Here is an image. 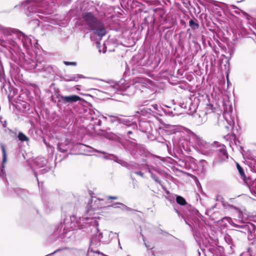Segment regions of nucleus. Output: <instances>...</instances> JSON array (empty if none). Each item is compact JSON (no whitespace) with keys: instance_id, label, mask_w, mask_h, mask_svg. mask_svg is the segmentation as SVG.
<instances>
[{"instance_id":"f257e3e1","label":"nucleus","mask_w":256,"mask_h":256,"mask_svg":"<svg viewBox=\"0 0 256 256\" xmlns=\"http://www.w3.org/2000/svg\"><path fill=\"white\" fill-rule=\"evenodd\" d=\"M70 2L71 0H26L22 6L26 16L32 18L30 23L37 27L40 25L38 18H46V16L52 12L56 5L66 6Z\"/></svg>"},{"instance_id":"f03ea898","label":"nucleus","mask_w":256,"mask_h":256,"mask_svg":"<svg viewBox=\"0 0 256 256\" xmlns=\"http://www.w3.org/2000/svg\"><path fill=\"white\" fill-rule=\"evenodd\" d=\"M83 222V224H85L86 225H88L90 227H92L90 230L94 232L91 240H90V248H89V250L92 252V246H96L100 245L101 239L102 238V232H99L98 226V222L93 218H84L80 219V222Z\"/></svg>"},{"instance_id":"7ed1b4c3","label":"nucleus","mask_w":256,"mask_h":256,"mask_svg":"<svg viewBox=\"0 0 256 256\" xmlns=\"http://www.w3.org/2000/svg\"><path fill=\"white\" fill-rule=\"evenodd\" d=\"M126 150L130 152L134 156L138 158V156H142L145 153V150L143 146L138 145L134 142H130L126 148Z\"/></svg>"},{"instance_id":"20e7f679","label":"nucleus","mask_w":256,"mask_h":256,"mask_svg":"<svg viewBox=\"0 0 256 256\" xmlns=\"http://www.w3.org/2000/svg\"><path fill=\"white\" fill-rule=\"evenodd\" d=\"M82 18L86 24L92 29V28H96L98 24L100 22L90 12H84L82 14Z\"/></svg>"},{"instance_id":"39448f33","label":"nucleus","mask_w":256,"mask_h":256,"mask_svg":"<svg viewBox=\"0 0 256 256\" xmlns=\"http://www.w3.org/2000/svg\"><path fill=\"white\" fill-rule=\"evenodd\" d=\"M34 162L35 166L38 168L45 167L44 168L39 170V172L41 174H44L50 170V168L46 166L48 163L47 160L44 158H38L35 159Z\"/></svg>"},{"instance_id":"423d86ee","label":"nucleus","mask_w":256,"mask_h":256,"mask_svg":"<svg viewBox=\"0 0 256 256\" xmlns=\"http://www.w3.org/2000/svg\"><path fill=\"white\" fill-rule=\"evenodd\" d=\"M195 142L198 148L204 154L206 152L207 150H209L211 147L214 148L199 137L195 138Z\"/></svg>"},{"instance_id":"0eeeda50","label":"nucleus","mask_w":256,"mask_h":256,"mask_svg":"<svg viewBox=\"0 0 256 256\" xmlns=\"http://www.w3.org/2000/svg\"><path fill=\"white\" fill-rule=\"evenodd\" d=\"M16 38L22 43L23 46L26 48H28L32 46V42L30 38L26 36L21 31L17 33Z\"/></svg>"},{"instance_id":"6e6552de","label":"nucleus","mask_w":256,"mask_h":256,"mask_svg":"<svg viewBox=\"0 0 256 256\" xmlns=\"http://www.w3.org/2000/svg\"><path fill=\"white\" fill-rule=\"evenodd\" d=\"M82 98L76 96V95H70L68 96H60L59 101L62 104H72L78 101L81 100Z\"/></svg>"},{"instance_id":"1a4fd4ad","label":"nucleus","mask_w":256,"mask_h":256,"mask_svg":"<svg viewBox=\"0 0 256 256\" xmlns=\"http://www.w3.org/2000/svg\"><path fill=\"white\" fill-rule=\"evenodd\" d=\"M91 30L94 31V34L99 37L100 40L106 34V30L103 24L100 22L98 24V26L96 28H92Z\"/></svg>"},{"instance_id":"9d476101","label":"nucleus","mask_w":256,"mask_h":256,"mask_svg":"<svg viewBox=\"0 0 256 256\" xmlns=\"http://www.w3.org/2000/svg\"><path fill=\"white\" fill-rule=\"evenodd\" d=\"M216 152L220 157V161L222 162L226 160L228 158V155L226 149V146L224 144H220L216 148Z\"/></svg>"},{"instance_id":"9b49d317","label":"nucleus","mask_w":256,"mask_h":256,"mask_svg":"<svg viewBox=\"0 0 256 256\" xmlns=\"http://www.w3.org/2000/svg\"><path fill=\"white\" fill-rule=\"evenodd\" d=\"M0 88L2 93L8 94L7 88H10V84L7 82L4 78V74L2 70H0Z\"/></svg>"},{"instance_id":"f8f14e48","label":"nucleus","mask_w":256,"mask_h":256,"mask_svg":"<svg viewBox=\"0 0 256 256\" xmlns=\"http://www.w3.org/2000/svg\"><path fill=\"white\" fill-rule=\"evenodd\" d=\"M223 116L228 124V125L225 126L226 128L229 130L232 128L234 124V117L232 116L230 113L228 112H224L223 114Z\"/></svg>"},{"instance_id":"ddd939ff","label":"nucleus","mask_w":256,"mask_h":256,"mask_svg":"<svg viewBox=\"0 0 256 256\" xmlns=\"http://www.w3.org/2000/svg\"><path fill=\"white\" fill-rule=\"evenodd\" d=\"M0 30L7 36H10L14 34L16 38H17V33L20 31L16 29L3 26L1 24H0Z\"/></svg>"},{"instance_id":"4468645a","label":"nucleus","mask_w":256,"mask_h":256,"mask_svg":"<svg viewBox=\"0 0 256 256\" xmlns=\"http://www.w3.org/2000/svg\"><path fill=\"white\" fill-rule=\"evenodd\" d=\"M134 84L128 86L126 89L128 92H130L131 91H132L134 88H136L139 90H142V88L144 87L143 82L139 81H137L136 80H134Z\"/></svg>"},{"instance_id":"2eb2a0df","label":"nucleus","mask_w":256,"mask_h":256,"mask_svg":"<svg viewBox=\"0 0 256 256\" xmlns=\"http://www.w3.org/2000/svg\"><path fill=\"white\" fill-rule=\"evenodd\" d=\"M85 77L81 74H76L72 76H66L64 78V80L65 81H76L77 82L79 78H84Z\"/></svg>"},{"instance_id":"dca6fc26","label":"nucleus","mask_w":256,"mask_h":256,"mask_svg":"<svg viewBox=\"0 0 256 256\" xmlns=\"http://www.w3.org/2000/svg\"><path fill=\"white\" fill-rule=\"evenodd\" d=\"M94 209H99L104 207L106 202L104 199L96 198L94 202Z\"/></svg>"},{"instance_id":"f3484780","label":"nucleus","mask_w":256,"mask_h":256,"mask_svg":"<svg viewBox=\"0 0 256 256\" xmlns=\"http://www.w3.org/2000/svg\"><path fill=\"white\" fill-rule=\"evenodd\" d=\"M238 211V220L242 223H245L248 220V216L246 214L243 213L239 210Z\"/></svg>"},{"instance_id":"a211bd4d","label":"nucleus","mask_w":256,"mask_h":256,"mask_svg":"<svg viewBox=\"0 0 256 256\" xmlns=\"http://www.w3.org/2000/svg\"><path fill=\"white\" fill-rule=\"evenodd\" d=\"M92 116L90 117V119H91V124L94 126H100L101 124V123H102V121L100 120V119H98L96 116H95L94 114V115H92L91 114Z\"/></svg>"},{"instance_id":"6ab92c4d","label":"nucleus","mask_w":256,"mask_h":256,"mask_svg":"<svg viewBox=\"0 0 256 256\" xmlns=\"http://www.w3.org/2000/svg\"><path fill=\"white\" fill-rule=\"evenodd\" d=\"M207 117L206 113H202V116L199 114L198 118H196V122L198 124H201L206 122Z\"/></svg>"},{"instance_id":"aec40b11","label":"nucleus","mask_w":256,"mask_h":256,"mask_svg":"<svg viewBox=\"0 0 256 256\" xmlns=\"http://www.w3.org/2000/svg\"><path fill=\"white\" fill-rule=\"evenodd\" d=\"M116 204H118L120 206H118V208H121L123 210H130V208H128L124 204L120 203V202L114 203L112 205V206L114 207V208H116V206H115Z\"/></svg>"},{"instance_id":"412c9836","label":"nucleus","mask_w":256,"mask_h":256,"mask_svg":"<svg viewBox=\"0 0 256 256\" xmlns=\"http://www.w3.org/2000/svg\"><path fill=\"white\" fill-rule=\"evenodd\" d=\"M18 140L22 142L28 141V138L22 132H20L18 136Z\"/></svg>"},{"instance_id":"4be33fe9","label":"nucleus","mask_w":256,"mask_h":256,"mask_svg":"<svg viewBox=\"0 0 256 256\" xmlns=\"http://www.w3.org/2000/svg\"><path fill=\"white\" fill-rule=\"evenodd\" d=\"M236 166H237V168L238 170V172H239L242 178L244 180V182H246V180H245L246 176L244 174V171L242 168L240 166V165L238 164H237Z\"/></svg>"},{"instance_id":"5701e85b","label":"nucleus","mask_w":256,"mask_h":256,"mask_svg":"<svg viewBox=\"0 0 256 256\" xmlns=\"http://www.w3.org/2000/svg\"><path fill=\"white\" fill-rule=\"evenodd\" d=\"M189 25L192 30H196L199 28V24L192 20H190Z\"/></svg>"},{"instance_id":"b1692460","label":"nucleus","mask_w":256,"mask_h":256,"mask_svg":"<svg viewBox=\"0 0 256 256\" xmlns=\"http://www.w3.org/2000/svg\"><path fill=\"white\" fill-rule=\"evenodd\" d=\"M176 202L180 205H184L186 202L184 198L181 196H177L176 198Z\"/></svg>"},{"instance_id":"393cba45","label":"nucleus","mask_w":256,"mask_h":256,"mask_svg":"<svg viewBox=\"0 0 256 256\" xmlns=\"http://www.w3.org/2000/svg\"><path fill=\"white\" fill-rule=\"evenodd\" d=\"M1 148L2 152V164H4V163H5L6 161V150L5 149V147L4 144H1Z\"/></svg>"},{"instance_id":"a878e982","label":"nucleus","mask_w":256,"mask_h":256,"mask_svg":"<svg viewBox=\"0 0 256 256\" xmlns=\"http://www.w3.org/2000/svg\"><path fill=\"white\" fill-rule=\"evenodd\" d=\"M110 118V121L112 122H120L121 120V118H120L118 116H114L112 115H108Z\"/></svg>"},{"instance_id":"bb28decb","label":"nucleus","mask_w":256,"mask_h":256,"mask_svg":"<svg viewBox=\"0 0 256 256\" xmlns=\"http://www.w3.org/2000/svg\"><path fill=\"white\" fill-rule=\"evenodd\" d=\"M130 118H121L120 122H122V123L126 125H127V126H130V125H131V124L130 123Z\"/></svg>"},{"instance_id":"cd10ccee","label":"nucleus","mask_w":256,"mask_h":256,"mask_svg":"<svg viewBox=\"0 0 256 256\" xmlns=\"http://www.w3.org/2000/svg\"><path fill=\"white\" fill-rule=\"evenodd\" d=\"M110 88L113 89L114 90H121L119 84L116 82H114L112 85L110 86Z\"/></svg>"},{"instance_id":"c85d7f7f","label":"nucleus","mask_w":256,"mask_h":256,"mask_svg":"<svg viewBox=\"0 0 256 256\" xmlns=\"http://www.w3.org/2000/svg\"><path fill=\"white\" fill-rule=\"evenodd\" d=\"M151 177L157 183L159 184H160L161 186H162V182L160 180L159 178L156 176V175H154V174H152V176H151Z\"/></svg>"},{"instance_id":"c756f323","label":"nucleus","mask_w":256,"mask_h":256,"mask_svg":"<svg viewBox=\"0 0 256 256\" xmlns=\"http://www.w3.org/2000/svg\"><path fill=\"white\" fill-rule=\"evenodd\" d=\"M146 166H147L148 171L150 174L151 175H152V174H153L152 172V169L156 171H158L157 169L156 168H154V166H152L148 164H146Z\"/></svg>"},{"instance_id":"7c9ffc66","label":"nucleus","mask_w":256,"mask_h":256,"mask_svg":"<svg viewBox=\"0 0 256 256\" xmlns=\"http://www.w3.org/2000/svg\"><path fill=\"white\" fill-rule=\"evenodd\" d=\"M6 40L8 42V43L11 44L12 46H14L16 44V42L14 40L11 39L10 38H8L6 39Z\"/></svg>"},{"instance_id":"2f4dec72","label":"nucleus","mask_w":256,"mask_h":256,"mask_svg":"<svg viewBox=\"0 0 256 256\" xmlns=\"http://www.w3.org/2000/svg\"><path fill=\"white\" fill-rule=\"evenodd\" d=\"M96 46H97L98 48H99V52H102L103 53H105L106 52V48L104 46L102 50H100V42H96Z\"/></svg>"},{"instance_id":"473e14b6","label":"nucleus","mask_w":256,"mask_h":256,"mask_svg":"<svg viewBox=\"0 0 256 256\" xmlns=\"http://www.w3.org/2000/svg\"><path fill=\"white\" fill-rule=\"evenodd\" d=\"M87 146L91 149V150L90 151V152H100V153L103 154H105V152H104L97 150L94 149L90 146Z\"/></svg>"},{"instance_id":"72a5a7b5","label":"nucleus","mask_w":256,"mask_h":256,"mask_svg":"<svg viewBox=\"0 0 256 256\" xmlns=\"http://www.w3.org/2000/svg\"><path fill=\"white\" fill-rule=\"evenodd\" d=\"M64 63L66 66H76V62H67V61H64Z\"/></svg>"},{"instance_id":"f704fd0d","label":"nucleus","mask_w":256,"mask_h":256,"mask_svg":"<svg viewBox=\"0 0 256 256\" xmlns=\"http://www.w3.org/2000/svg\"><path fill=\"white\" fill-rule=\"evenodd\" d=\"M226 220H227V221H228L230 224L232 225V226H236V227H238V225H237V224H234V223L232 222V219H231L230 218H226Z\"/></svg>"},{"instance_id":"c9c22d12","label":"nucleus","mask_w":256,"mask_h":256,"mask_svg":"<svg viewBox=\"0 0 256 256\" xmlns=\"http://www.w3.org/2000/svg\"><path fill=\"white\" fill-rule=\"evenodd\" d=\"M200 165H201V166L202 167V168H204V167L206 166V160H201L199 161Z\"/></svg>"},{"instance_id":"e433bc0d","label":"nucleus","mask_w":256,"mask_h":256,"mask_svg":"<svg viewBox=\"0 0 256 256\" xmlns=\"http://www.w3.org/2000/svg\"><path fill=\"white\" fill-rule=\"evenodd\" d=\"M152 108H150V110L152 109L158 111V106L157 104H154L151 106Z\"/></svg>"},{"instance_id":"4c0bfd02","label":"nucleus","mask_w":256,"mask_h":256,"mask_svg":"<svg viewBox=\"0 0 256 256\" xmlns=\"http://www.w3.org/2000/svg\"><path fill=\"white\" fill-rule=\"evenodd\" d=\"M110 156H114V158H116V160L117 162H118V158L116 156H114V155H112V154H110V156H104V158H106V159H110Z\"/></svg>"},{"instance_id":"58836bf2","label":"nucleus","mask_w":256,"mask_h":256,"mask_svg":"<svg viewBox=\"0 0 256 256\" xmlns=\"http://www.w3.org/2000/svg\"><path fill=\"white\" fill-rule=\"evenodd\" d=\"M58 149L59 151L61 152H65V150L62 148L61 147H60V144H58Z\"/></svg>"},{"instance_id":"ea45409f","label":"nucleus","mask_w":256,"mask_h":256,"mask_svg":"<svg viewBox=\"0 0 256 256\" xmlns=\"http://www.w3.org/2000/svg\"><path fill=\"white\" fill-rule=\"evenodd\" d=\"M135 174H138V175L142 177H144V173L140 171L136 172H135Z\"/></svg>"},{"instance_id":"a19ab883","label":"nucleus","mask_w":256,"mask_h":256,"mask_svg":"<svg viewBox=\"0 0 256 256\" xmlns=\"http://www.w3.org/2000/svg\"><path fill=\"white\" fill-rule=\"evenodd\" d=\"M107 198H108V200H116L118 198L117 196H108Z\"/></svg>"},{"instance_id":"79ce46f5","label":"nucleus","mask_w":256,"mask_h":256,"mask_svg":"<svg viewBox=\"0 0 256 256\" xmlns=\"http://www.w3.org/2000/svg\"><path fill=\"white\" fill-rule=\"evenodd\" d=\"M145 245H146V246L147 248H151L149 246V245H147L146 243H145Z\"/></svg>"},{"instance_id":"37998d69","label":"nucleus","mask_w":256,"mask_h":256,"mask_svg":"<svg viewBox=\"0 0 256 256\" xmlns=\"http://www.w3.org/2000/svg\"><path fill=\"white\" fill-rule=\"evenodd\" d=\"M132 133V131H128V134H131Z\"/></svg>"},{"instance_id":"c03bdc74","label":"nucleus","mask_w":256,"mask_h":256,"mask_svg":"<svg viewBox=\"0 0 256 256\" xmlns=\"http://www.w3.org/2000/svg\"><path fill=\"white\" fill-rule=\"evenodd\" d=\"M115 206H116V208H118V206H119L118 204H116V205H115Z\"/></svg>"},{"instance_id":"a18cd8bd","label":"nucleus","mask_w":256,"mask_h":256,"mask_svg":"<svg viewBox=\"0 0 256 256\" xmlns=\"http://www.w3.org/2000/svg\"><path fill=\"white\" fill-rule=\"evenodd\" d=\"M185 220L186 223L187 224H188L186 220Z\"/></svg>"},{"instance_id":"49530a36","label":"nucleus","mask_w":256,"mask_h":256,"mask_svg":"<svg viewBox=\"0 0 256 256\" xmlns=\"http://www.w3.org/2000/svg\"><path fill=\"white\" fill-rule=\"evenodd\" d=\"M36 64H34V65L33 66V68H36Z\"/></svg>"},{"instance_id":"de8ad7c7","label":"nucleus","mask_w":256,"mask_h":256,"mask_svg":"<svg viewBox=\"0 0 256 256\" xmlns=\"http://www.w3.org/2000/svg\"><path fill=\"white\" fill-rule=\"evenodd\" d=\"M176 212L178 214H179V212H178L177 210H176Z\"/></svg>"},{"instance_id":"09e8293b","label":"nucleus","mask_w":256,"mask_h":256,"mask_svg":"<svg viewBox=\"0 0 256 256\" xmlns=\"http://www.w3.org/2000/svg\"><path fill=\"white\" fill-rule=\"evenodd\" d=\"M94 252H98V253H99V252H98V251H96V252L94 251Z\"/></svg>"},{"instance_id":"8fccbe9b","label":"nucleus","mask_w":256,"mask_h":256,"mask_svg":"<svg viewBox=\"0 0 256 256\" xmlns=\"http://www.w3.org/2000/svg\"><path fill=\"white\" fill-rule=\"evenodd\" d=\"M118 244L120 246V241H118Z\"/></svg>"},{"instance_id":"3c124183","label":"nucleus","mask_w":256,"mask_h":256,"mask_svg":"<svg viewBox=\"0 0 256 256\" xmlns=\"http://www.w3.org/2000/svg\"><path fill=\"white\" fill-rule=\"evenodd\" d=\"M35 176H36V177L37 176L36 173H35Z\"/></svg>"}]
</instances>
